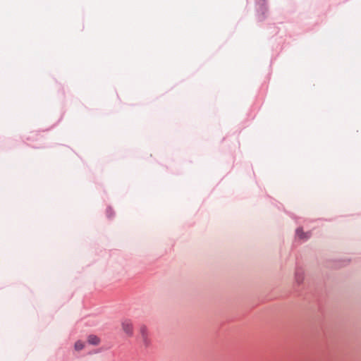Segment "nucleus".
<instances>
[{"mask_svg":"<svg viewBox=\"0 0 361 361\" xmlns=\"http://www.w3.org/2000/svg\"><path fill=\"white\" fill-rule=\"evenodd\" d=\"M137 339L144 347H148L151 343L149 333L145 325H141L138 329Z\"/></svg>","mask_w":361,"mask_h":361,"instance_id":"nucleus-1","label":"nucleus"},{"mask_svg":"<svg viewBox=\"0 0 361 361\" xmlns=\"http://www.w3.org/2000/svg\"><path fill=\"white\" fill-rule=\"evenodd\" d=\"M121 328L123 331L128 336L131 337L133 335V325L131 321L125 319L121 322Z\"/></svg>","mask_w":361,"mask_h":361,"instance_id":"nucleus-2","label":"nucleus"},{"mask_svg":"<svg viewBox=\"0 0 361 361\" xmlns=\"http://www.w3.org/2000/svg\"><path fill=\"white\" fill-rule=\"evenodd\" d=\"M87 341L91 345H98L100 343V339L95 335H90L87 338Z\"/></svg>","mask_w":361,"mask_h":361,"instance_id":"nucleus-3","label":"nucleus"},{"mask_svg":"<svg viewBox=\"0 0 361 361\" xmlns=\"http://www.w3.org/2000/svg\"><path fill=\"white\" fill-rule=\"evenodd\" d=\"M296 235L300 239H306L308 238V236L306 234H305L302 230L300 228L297 229Z\"/></svg>","mask_w":361,"mask_h":361,"instance_id":"nucleus-4","label":"nucleus"},{"mask_svg":"<svg viewBox=\"0 0 361 361\" xmlns=\"http://www.w3.org/2000/svg\"><path fill=\"white\" fill-rule=\"evenodd\" d=\"M85 343L82 341H78L75 342L74 347L76 350H81L82 349H83Z\"/></svg>","mask_w":361,"mask_h":361,"instance_id":"nucleus-5","label":"nucleus"}]
</instances>
